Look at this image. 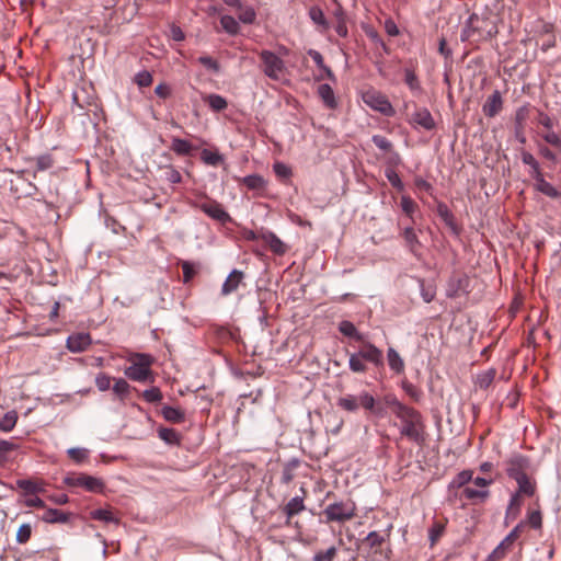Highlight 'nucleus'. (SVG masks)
<instances>
[{
    "instance_id": "f257e3e1",
    "label": "nucleus",
    "mask_w": 561,
    "mask_h": 561,
    "mask_svg": "<svg viewBox=\"0 0 561 561\" xmlns=\"http://www.w3.org/2000/svg\"><path fill=\"white\" fill-rule=\"evenodd\" d=\"M336 405L347 413H357L363 409L376 417H383L386 415V410L380 402L366 390L356 394L345 393L341 396L336 400Z\"/></svg>"
},
{
    "instance_id": "f03ea898",
    "label": "nucleus",
    "mask_w": 561,
    "mask_h": 561,
    "mask_svg": "<svg viewBox=\"0 0 561 561\" xmlns=\"http://www.w3.org/2000/svg\"><path fill=\"white\" fill-rule=\"evenodd\" d=\"M396 417L401 422L400 435L402 437L419 445L424 442V423L419 411L411 407L401 408V412Z\"/></svg>"
},
{
    "instance_id": "7ed1b4c3",
    "label": "nucleus",
    "mask_w": 561,
    "mask_h": 561,
    "mask_svg": "<svg viewBox=\"0 0 561 561\" xmlns=\"http://www.w3.org/2000/svg\"><path fill=\"white\" fill-rule=\"evenodd\" d=\"M497 33L496 26L485 18L471 14L460 33L462 42H481L491 38Z\"/></svg>"
},
{
    "instance_id": "20e7f679",
    "label": "nucleus",
    "mask_w": 561,
    "mask_h": 561,
    "mask_svg": "<svg viewBox=\"0 0 561 561\" xmlns=\"http://www.w3.org/2000/svg\"><path fill=\"white\" fill-rule=\"evenodd\" d=\"M131 365L126 367L124 370L125 376L134 381L138 382H152L154 380L151 365L153 357L149 354L137 353L131 358Z\"/></svg>"
},
{
    "instance_id": "39448f33",
    "label": "nucleus",
    "mask_w": 561,
    "mask_h": 561,
    "mask_svg": "<svg viewBox=\"0 0 561 561\" xmlns=\"http://www.w3.org/2000/svg\"><path fill=\"white\" fill-rule=\"evenodd\" d=\"M356 510V504L353 501H340L327 505L322 514L325 517V523L343 524L354 518Z\"/></svg>"
},
{
    "instance_id": "423d86ee",
    "label": "nucleus",
    "mask_w": 561,
    "mask_h": 561,
    "mask_svg": "<svg viewBox=\"0 0 561 561\" xmlns=\"http://www.w3.org/2000/svg\"><path fill=\"white\" fill-rule=\"evenodd\" d=\"M504 467L507 477L512 480H516L529 474L531 470V461L528 456L514 453L504 461Z\"/></svg>"
},
{
    "instance_id": "0eeeda50",
    "label": "nucleus",
    "mask_w": 561,
    "mask_h": 561,
    "mask_svg": "<svg viewBox=\"0 0 561 561\" xmlns=\"http://www.w3.org/2000/svg\"><path fill=\"white\" fill-rule=\"evenodd\" d=\"M260 58L265 76L273 80H279L285 71V62L283 59L271 50H262Z\"/></svg>"
},
{
    "instance_id": "6e6552de",
    "label": "nucleus",
    "mask_w": 561,
    "mask_h": 561,
    "mask_svg": "<svg viewBox=\"0 0 561 561\" xmlns=\"http://www.w3.org/2000/svg\"><path fill=\"white\" fill-rule=\"evenodd\" d=\"M364 103L370 108L383 114L391 115L393 108L389 100L381 92L369 89L363 93Z\"/></svg>"
},
{
    "instance_id": "1a4fd4ad",
    "label": "nucleus",
    "mask_w": 561,
    "mask_h": 561,
    "mask_svg": "<svg viewBox=\"0 0 561 561\" xmlns=\"http://www.w3.org/2000/svg\"><path fill=\"white\" fill-rule=\"evenodd\" d=\"M195 206L203 213H205L208 217L216 221H219L220 224H227L232 220L231 216L217 201L201 202L196 203Z\"/></svg>"
},
{
    "instance_id": "9d476101",
    "label": "nucleus",
    "mask_w": 561,
    "mask_h": 561,
    "mask_svg": "<svg viewBox=\"0 0 561 561\" xmlns=\"http://www.w3.org/2000/svg\"><path fill=\"white\" fill-rule=\"evenodd\" d=\"M67 482L72 485L83 486L87 491L90 492H103L104 490V483L101 479L87 474L69 478L67 479Z\"/></svg>"
},
{
    "instance_id": "9b49d317",
    "label": "nucleus",
    "mask_w": 561,
    "mask_h": 561,
    "mask_svg": "<svg viewBox=\"0 0 561 561\" xmlns=\"http://www.w3.org/2000/svg\"><path fill=\"white\" fill-rule=\"evenodd\" d=\"M522 527H523L522 523L516 525L508 533V535L492 551V553L490 554V559H492V560H500V559L504 558V556L506 554V551L510 548V546L518 537Z\"/></svg>"
},
{
    "instance_id": "f8f14e48",
    "label": "nucleus",
    "mask_w": 561,
    "mask_h": 561,
    "mask_svg": "<svg viewBox=\"0 0 561 561\" xmlns=\"http://www.w3.org/2000/svg\"><path fill=\"white\" fill-rule=\"evenodd\" d=\"M260 239L268 245L270 250L276 255H284L288 251L285 244L274 232L270 230H261Z\"/></svg>"
},
{
    "instance_id": "ddd939ff",
    "label": "nucleus",
    "mask_w": 561,
    "mask_h": 561,
    "mask_svg": "<svg viewBox=\"0 0 561 561\" xmlns=\"http://www.w3.org/2000/svg\"><path fill=\"white\" fill-rule=\"evenodd\" d=\"M357 353L365 362L371 363L375 366L383 365V355L381 350L371 343H365Z\"/></svg>"
},
{
    "instance_id": "4468645a",
    "label": "nucleus",
    "mask_w": 561,
    "mask_h": 561,
    "mask_svg": "<svg viewBox=\"0 0 561 561\" xmlns=\"http://www.w3.org/2000/svg\"><path fill=\"white\" fill-rule=\"evenodd\" d=\"M91 343L92 340L88 333L72 334L67 339V348L72 353H80L85 351Z\"/></svg>"
},
{
    "instance_id": "2eb2a0df",
    "label": "nucleus",
    "mask_w": 561,
    "mask_h": 561,
    "mask_svg": "<svg viewBox=\"0 0 561 561\" xmlns=\"http://www.w3.org/2000/svg\"><path fill=\"white\" fill-rule=\"evenodd\" d=\"M411 123L425 130H432L435 128V121L431 112L425 107L417 108L412 114Z\"/></svg>"
},
{
    "instance_id": "dca6fc26",
    "label": "nucleus",
    "mask_w": 561,
    "mask_h": 561,
    "mask_svg": "<svg viewBox=\"0 0 561 561\" xmlns=\"http://www.w3.org/2000/svg\"><path fill=\"white\" fill-rule=\"evenodd\" d=\"M503 107V100L501 93L495 90L485 101L482 111L486 117H494Z\"/></svg>"
},
{
    "instance_id": "f3484780",
    "label": "nucleus",
    "mask_w": 561,
    "mask_h": 561,
    "mask_svg": "<svg viewBox=\"0 0 561 561\" xmlns=\"http://www.w3.org/2000/svg\"><path fill=\"white\" fill-rule=\"evenodd\" d=\"M244 278L242 271L232 270L221 286V295L228 296L236 291Z\"/></svg>"
},
{
    "instance_id": "a211bd4d",
    "label": "nucleus",
    "mask_w": 561,
    "mask_h": 561,
    "mask_svg": "<svg viewBox=\"0 0 561 561\" xmlns=\"http://www.w3.org/2000/svg\"><path fill=\"white\" fill-rule=\"evenodd\" d=\"M305 510L306 506L302 496H294L290 499L283 508V512L286 515V525L289 526L291 524V518Z\"/></svg>"
},
{
    "instance_id": "6ab92c4d",
    "label": "nucleus",
    "mask_w": 561,
    "mask_h": 561,
    "mask_svg": "<svg viewBox=\"0 0 561 561\" xmlns=\"http://www.w3.org/2000/svg\"><path fill=\"white\" fill-rule=\"evenodd\" d=\"M402 237L405 242V247L409 251L415 256L419 257V249L421 248V242L415 230L412 227H405L402 231Z\"/></svg>"
},
{
    "instance_id": "aec40b11",
    "label": "nucleus",
    "mask_w": 561,
    "mask_h": 561,
    "mask_svg": "<svg viewBox=\"0 0 561 561\" xmlns=\"http://www.w3.org/2000/svg\"><path fill=\"white\" fill-rule=\"evenodd\" d=\"M467 286V277H450L446 287V296L449 298H455L459 296L460 293H465Z\"/></svg>"
},
{
    "instance_id": "412c9836",
    "label": "nucleus",
    "mask_w": 561,
    "mask_h": 561,
    "mask_svg": "<svg viewBox=\"0 0 561 561\" xmlns=\"http://www.w3.org/2000/svg\"><path fill=\"white\" fill-rule=\"evenodd\" d=\"M517 483L516 492L523 496H534L536 493V481L528 474L514 480Z\"/></svg>"
},
{
    "instance_id": "4be33fe9",
    "label": "nucleus",
    "mask_w": 561,
    "mask_h": 561,
    "mask_svg": "<svg viewBox=\"0 0 561 561\" xmlns=\"http://www.w3.org/2000/svg\"><path fill=\"white\" fill-rule=\"evenodd\" d=\"M535 188L540 192L541 194L550 197V198H558L560 197V192L548 181L545 180L543 174H540L539 176L535 178Z\"/></svg>"
},
{
    "instance_id": "5701e85b",
    "label": "nucleus",
    "mask_w": 561,
    "mask_h": 561,
    "mask_svg": "<svg viewBox=\"0 0 561 561\" xmlns=\"http://www.w3.org/2000/svg\"><path fill=\"white\" fill-rule=\"evenodd\" d=\"M318 95L322 100L323 104L328 108H335L337 106V102L333 92V89L330 84L323 83L318 87Z\"/></svg>"
},
{
    "instance_id": "b1692460",
    "label": "nucleus",
    "mask_w": 561,
    "mask_h": 561,
    "mask_svg": "<svg viewBox=\"0 0 561 561\" xmlns=\"http://www.w3.org/2000/svg\"><path fill=\"white\" fill-rule=\"evenodd\" d=\"M42 520L48 524H65L69 520V514L57 508H48L43 514Z\"/></svg>"
},
{
    "instance_id": "393cba45",
    "label": "nucleus",
    "mask_w": 561,
    "mask_h": 561,
    "mask_svg": "<svg viewBox=\"0 0 561 561\" xmlns=\"http://www.w3.org/2000/svg\"><path fill=\"white\" fill-rule=\"evenodd\" d=\"M161 414L168 422L180 424L185 420V413L180 408L164 405L161 409Z\"/></svg>"
},
{
    "instance_id": "a878e982",
    "label": "nucleus",
    "mask_w": 561,
    "mask_h": 561,
    "mask_svg": "<svg viewBox=\"0 0 561 561\" xmlns=\"http://www.w3.org/2000/svg\"><path fill=\"white\" fill-rule=\"evenodd\" d=\"M387 360L390 369L396 374H402L404 371V362L393 347L388 348Z\"/></svg>"
},
{
    "instance_id": "bb28decb",
    "label": "nucleus",
    "mask_w": 561,
    "mask_h": 561,
    "mask_svg": "<svg viewBox=\"0 0 561 561\" xmlns=\"http://www.w3.org/2000/svg\"><path fill=\"white\" fill-rule=\"evenodd\" d=\"M308 55L311 57V59L314 61V64L318 66V68L325 72V76H327V79H329L330 81L332 82H335L336 81V77L335 75L333 73V71L331 70V68H329L325 64H324V60H323V57L322 55L320 54V51L316 50V49H309L308 50Z\"/></svg>"
},
{
    "instance_id": "cd10ccee",
    "label": "nucleus",
    "mask_w": 561,
    "mask_h": 561,
    "mask_svg": "<svg viewBox=\"0 0 561 561\" xmlns=\"http://www.w3.org/2000/svg\"><path fill=\"white\" fill-rule=\"evenodd\" d=\"M522 497L523 495L518 494L516 491L513 494H511L510 502L505 512L506 520L515 518L517 516L522 505Z\"/></svg>"
},
{
    "instance_id": "c85d7f7f",
    "label": "nucleus",
    "mask_w": 561,
    "mask_h": 561,
    "mask_svg": "<svg viewBox=\"0 0 561 561\" xmlns=\"http://www.w3.org/2000/svg\"><path fill=\"white\" fill-rule=\"evenodd\" d=\"M92 519L104 522V523H113L118 524L119 519L114 515L111 510L107 508H98L90 513Z\"/></svg>"
},
{
    "instance_id": "c756f323",
    "label": "nucleus",
    "mask_w": 561,
    "mask_h": 561,
    "mask_svg": "<svg viewBox=\"0 0 561 561\" xmlns=\"http://www.w3.org/2000/svg\"><path fill=\"white\" fill-rule=\"evenodd\" d=\"M171 149L179 156H188L194 148L190 141L175 137L172 139Z\"/></svg>"
},
{
    "instance_id": "7c9ffc66",
    "label": "nucleus",
    "mask_w": 561,
    "mask_h": 561,
    "mask_svg": "<svg viewBox=\"0 0 561 561\" xmlns=\"http://www.w3.org/2000/svg\"><path fill=\"white\" fill-rule=\"evenodd\" d=\"M522 161L524 164H526L530 168L529 174L533 179L542 174L538 161L535 159V157L530 152L523 151L522 152Z\"/></svg>"
},
{
    "instance_id": "2f4dec72",
    "label": "nucleus",
    "mask_w": 561,
    "mask_h": 561,
    "mask_svg": "<svg viewBox=\"0 0 561 561\" xmlns=\"http://www.w3.org/2000/svg\"><path fill=\"white\" fill-rule=\"evenodd\" d=\"M339 331L347 337L363 341V334H360L356 327L348 320H343L339 323Z\"/></svg>"
},
{
    "instance_id": "473e14b6",
    "label": "nucleus",
    "mask_w": 561,
    "mask_h": 561,
    "mask_svg": "<svg viewBox=\"0 0 561 561\" xmlns=\"http://www.w3.org/2000/svg\"><path fill=\"white\" fill-rule=\"evenodd\" d=\"M158 436L164 443L169 445H179L180 444V435L179 433L169 427H161L158 430Z\"/></svg>"
},
{
    "instance_id": "72a5a7b5",
    "label": "nucleus",
    "mask_w": 561,
    "mask_h": 561,
    "mask_svg": "<svg viewBox=\"0 0 561 561\" xmlns=\"http://www.w3.org/2000/svg\"><path fill=\"white\" fill-rule=\"evenodd\" d=\"M113 392L119 401H125L130 392V386L125 379L118 378L113 386Z\"/></svg>"
},
{
    "instance_id": "f704fd0d",
    "label": "nucleus",
    "mask_w": 561,
    "mask_h": 561,
    "mask_svg": "<svg viewBox=\"0 0 561 561\" xmlns=\"http://www.w3.org/2000/svg\"><path fill=\"white\" fill-rule=\"evenodd\" d=\"M348 367L353 373H365L367 366L365 360L358 355V353H352L348 357Z\"/></svg>"
},
{
    "instance_id": "c9c22d12",
    "label": "nucleus",
    "mask_w": 561,
    "mask_h": 561,
    "mask_svg": "<svg viewBox=\"0 0 561 561\" xmlns=\"http://www.w3.org/2000/svg\"><path fill=\"white\" fill-rule=\"evenodd\" d=\"M18 421V414L15 411L7 412L2 419H0V430L3 432H10L14 428Z\"/></svg>"
},
{
    "instance_id": "e433bc0d",
    "label": "nucleus",
    "mask_w": 561,
    "mask_h": 561,
    "mask_svg": "<svg viewBox=\"0 0 561 561\" xmlns=\"http://www.w3.org/2000/svg\"><path fill=\"white\" fill-rule=\"evenodd\" d=\"M206 101L209 107L216 112L224 111L228 105L227 100L219 94H209Z\"/></svg>"
},
{
    "instance_id": "4c0bfd02",
    "label": "nucleus",
    "mask_w": 561,
    "mask_h": 561,
    "mask_svg": "<svg viewBox=\"0 0 561 561\" xmlns=\"http://www.w3.org/2000/svg\"><path fill=\"white\" fill-rule=\"evenodd\" d=\"M220 24L225 32L230 35H236L239 32V23L231 15H222L220 19Z\"/></svg>"
},
{
    "instance_id": "58836bf2",
    "label": "nucleus",
    "mask_w": 561,
    "mask_h": 561,
    "mask_svg": "<svg viewBox=\"0 0 561 561\" xmlns=\"http://www.w3.org/2000/svg\"><path fill=\"white\" fill-rule=\"evenodd\" d=\"M34 161H35V165H36L35 171H37V172L46 171L54 165V159H53L51 154H49V153L38 156L34 159Z\"/></svg>"
},
{
    "instance_id": "ea45409f",
    "label": "nucleus",
    "mask_w": 561,
    "mask_h": 561,
    "mask_svg": "<svg viewBox=\"0 0 561 561\" xmlns=\"http://www.w3.org/2000/svg\"><path fill=\"white\" fill-rule=\"evenodd\" d=\"M495 369H488L477 377V385L481 389H486L490 387V385L493 382L495 378Z\"/></svg>"
},
{
    "instance_id": "a19ab883",
    "label": "nucleus",
    "mask_w": 561,
    "mask_h": 561,
    "mask_svg": "<svg viewBox=\"0 0 561 561\" xmlns=\"http://www.w3.org/2000/svg\"><path fill=\"white\" fill-rule=\"evenodd\" d=\"M489 490L488 489H474L472 486H466L463 489V495L468 500H485L489 496Z\"/></svg>"
},
{
    "instance_id": "79ce46f5",
    "label": "nucleus",
    "mask_w": 561,
    "mask_h": 561,
    "mask_svg": "<svg viewBox=\"0 0 561 561\" xmlns=\"http://www.w3.org/2000/svg\"><path fill=\"white\" fill-rule=\"evenodd\" d=\"M472 480V472L463 470L459 472L449 483V488H461Z\"/></svg>"
},
{
    "instance_id": "37998d69",
    "label": "nucleus",
    "mask_w": 561,
    "mask_h": 561,
    "mask_svg": "<svg viewBox=\"0 0 561 561\" xmlns=\"http://www.w3.org/2000/svg\"><path fill=\"white\" fill-rule=\"evenodd\" d=\"M309 16L313 23L323 26L324 28L329 27V24L321 8L311 7L309 10Z\"/></svg>"
},
{
    "instance_id": "c03bdc74",
    "label": "nucleus",
    "mask_w": 561,
    "mask_h": 561,
    "mask_svg": "<svg viewBox=\"0 0 561 561\" xmlns=\"http://www.w3.org/2000/svg\"><path fill=\"white\" fill-rule=\"evenodd\" d=\"M243 183L250 190H260L265 185V181L262 176L257 174H251L243 178Z\"/></svg>"
},
{
    "instance_id": "a18cd8bd",
    "label": "nucleus",
    "mask_w": 561,
    "mask_h": 561,
    "mask_svg": "<svg viewBox=\"0 0 561 561\" xmlns=\"http://www.w3.org/2000/svg\"><path fill=\"white\" fill-rule=\"evenodd\" d=\"M16 484L20 489H22L23 491H25L26 493H30V494H35V493L43 491V488L38 483H36L32 480H27V479L18 480Z\"/></svg>"
},
{
    "instance_id": "49530a36",
    "label": "nucleus",
    "mask_w": 561,
    "mask_h": 561,
    "mask_svg": "<svg viewBox=\"0 0 561 561\" xmlns=\"http://www.w3.org/2000/svg\"><path fill=\"white\" fill-rule=\"evenodd\" d=\"M163 179L172 184H178L182 181L181 173L172 165L163 168Z\"/></svg>"
},
{
    "instance_id": "de8ad7c7",
    "label": "nucleus",
    "mask_w": 561,
    "mask_h": 561,
    "mask_svg": "<svg viewBox=\"0 0 561 561\" xmlns=\"http://www.w3.org/2000/svg\"><path fill=\"white\" fill-rule=\"evenodd\" d=\"M383 402L387 407L392 410L394 415H398L401 412V408H407L408 405L400 402L394 394H387L383 397Z\"/></svg>"
},
{
    "instance_id": "09e8293b",
    "label": "nucleus",
    "mask_w": 561,
    "mask_h": 561,
    "mask_svg": "<svg viewBox=\"0 0 561 561\" xmlns=\"http://www.w3.org/2000/svg\"><path fill=\"white\" fill-rule=\"evenodd\" d=\"M420 294L425 302H431L435 298L436 290L434 286H426L423 279H419Z\"/></svg>"
},
{
    "instance_id": "8fccbe9b",
    "label": "nucleus",
    "mask_w": 561,
    "mask_h": 561,
    "mask_svg": "<svg viewBox=\"0 0 561 561\" xmlns=\"http://www.w3.org/2000/svg\"><path fill=\"white\" fill-rule=\"evenodd\" d=\"M337 553V548L332 546L325 551H319L313 554L312 561H333Z\"/></svg>"
},
{
    "instance_id": "3c124183",
    "label": "nucleus",
    "mask_w": 561,
    "mask_h": 561,
    "mask_svg": "<svg viewBox=\"0 0 561 561\" xmlns=\"http://www.w3.org/2000/svg\"><path fill=\"white\" fill-rule=\"evenodd\" d=\"M32 535V526L30 524H22L16 533V542L18 543H26Z\"/></svg>"
},
{
    "instance_id": "603ef678",
    "label": "nucleus",
    "mask_w": 561,
    "mask_h": 561,
    "mask_svg": "<svg viewBox=\"0 0 561 561\" xmlns=\"http://www.w3.org/2000/svg\"><path fill=\"white\" fill-rule=\"evenodd\" d=\"M404 81L412 91L421 90L420 81L413 70H411V69L404 70Z\"/></svg>"
},
{
    "instance_id": "864d4df0",
    "label": "nucleus",
    "mask_w": 561,
    "mask_h": 561,
    "mask_svg": "<svg viewBox=\"0 0 561 561\" xmlns=\"http://www.w3.org/2000/svg\"><path fill=\"white\" fill-rule=\"evenodd\" d=\"M374 145L383 152H390L392 150V144L385 136L374 135L371 137Z\"/></svg>"
},
{
    "instance_id": "5fc2aeb1",
    "label": "nucleus",
    "mask_w": 561,
    "mask_h": 561,
    "mask_svg": "<svg viewBox=\"0 0 561 561\" xmlns=\"http://www.w3.org/2000/svg\"><path fill=\"white\" fill-rule=\"evenodd\" d=\"M142 397L149 403H156V402H160L162 400V393H161L160 389L157 387L146 389L142 392Z\"/></svg>"
},
{
    "instance_id": "6e6d98bb",
    "label": "nucleus",
    "mask_w": 561,
    "mask_h": 561,
    "mask_svg": "<svg viewBox=\"0 0 561 561\" xmlns=\"http://www.w3.org/2000/svg\"><path fill=\"white\" fill-rule=\"evenodd\" d=\"M385 174H386V178L389 181V183L394 188H397L398 191H402L404 188L403 182L401 181L399 174L394 170L387 169Z\"/></svg>"
},
{
    "instance_id": "4d7b16f0",
    "label": "nucleus",
    "mask_w": 561,
    "mask_h": 561,
    "mask_svg": "<svg viewBox=\"0 0 561 561\" xmlns=\"http://www.w3.org/2000/svg\"><path fill=\"white\" fill-rule=\"evenodd\" d=\"M273 170L275 174L283 180H287L291 175V169L283 162H275Z\"/></svg>"
},
{
    "instance_id": "13d9d810",
    "label": "nucleus",
    "mask_w": 561,
    "mask_h": 561,
    "mask_svg": "<svg viewBox=\"0 0 561 561\" xmlns=\"http://www.w3.org/2000/svg\"><path fill=\"white\" fill-rule=\"evenodd\" d=\"M444 525L442 524H434L430 529H428V539L431 541V546H434L436 543V541L440 538V536L443 535L444 533Z\"/></svg>"
},
{
    "instance_id": "bf43d9fd",
    "label": "nucleus",
    "mask_w": 561,
    "mask_h": 561,
    "mask_svg": "<svg viewBox=\"0 0 561 561\" xmlns=\"http://www.w3.org/2000/svg\"><path fill=\"white\" fill-rule=\"evenodd\" d=\"M95 386L100 391H106L111 388V377L104 373H100L95 377Z\"/></svg>"
},
{
    "instance_id": "052dcab7",
    "label": "nucleus",
    "mask_w": 561,
    "mask_h": 561,
    "mask_svg": "<svg viewBox=\"0 0 561 561\" xmlns=\"http://www.w3.org/2000/svg\"><path fill=\"white\" fill-rule=\"evenodd\" d=\"M15 445L12 442L0 439V465L8 459V454L14 449Z\"/></svg>"
},
{
    "instance_id": "680f3d73",
    "label": "nucleus",
    "mask_w": 561,
    "mask_h": 561,
    "mask_svg": "<svg viewBox=\"0 0 561 561\" xmlns=\"http://www.w3.org/2000/svg\"><path fill=\"white\" fill-rule=\"evenodd\" d=\"M402 389L405 391L408 396H410L415 401H419L421 399L422 393L413 383L409 381H403Z\"/></svg>"
},
{
    "instance_id": "e2e57ef3",
    "label": "nucleus",
    "mask_w": 561,
    "mask_h": 561,
    "mask_svg": "<svg viewBox=\"0 0 561 561\" xmlns=\"http://www.w3.org/2000/svg\"><path fill=\"white\" fill-rule=\"evenodd\" d=\"M68 455L75 461L81 462L88 457V450L85 448L73 447L68 449Z\"/></svg>"
},
{
    "instance_id": "0e129e2a",
    "label": "nucleus",
    "mask_w": 561,
    "mask_h": 561,
    "mask_svg": "<svg viewBox=\"0 0 561 561\" xmlns=\"http://www.w3.org/2000/svg\"><path fill=\"white\" fill-rule=\"evenodd\" d=\"M400 204H401L402 210L408 216H412V214L414 213V210L416 208V204L414 203V201L412 198H410L409 196L403 195L401 197V203Z\"/></svg>"
},
{
    "instance_id": "69168bd1",
    "label": "nucleus",
    "mask_w": 561,
    "mask_h": 561,
    "mask_svg": "<svg viewBox=\"0 0 561 561\" xmlns=\"http://www.w3.org/2000/svg\"><path fill=\"white\" fill-rule=\"evenodd\" d=\"M198 62L214 72L219 71V64L209 56H201Z\"/></svg>"
},
{
    "instance_id": "338daca9",
    "label": "nucleus",
    "mask_w": 561,
    "mask_h": 561,
    "mask_svg": "<svg viewBox=\"0 0 561 561\" xmlns=\"http://www.w3.org/2000/svg\"><path fill=\"white\" fill-rule=\"evenodd\" d=\"M152 82V76L148 71H140L136 75V83L139 87H148Z\"/></svg>"
},
{
    "instance_id": "774afa93",
    "label": "nucleus",
    "mask_w": 561,
    "mask_h": 561,
    "mask_svg": "<svg viewBox=\"0 0 561 561\" xmlns=\"http://www.w3.org/2000/svg\"><path fill=\"white\" fill-rule=\"evenodd\" d=\"M542 138L550 144L551 146H554L557 148L561 149V138L560 136L554 133L553 130H549L547 134L542 136Z\"/></svg>"
}]
</instances>
